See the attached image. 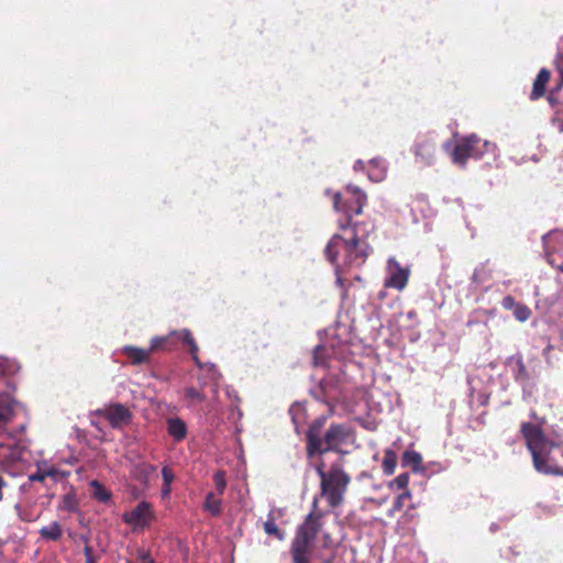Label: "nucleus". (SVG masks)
<instances>
[{"mask_svg": "<svg viewBox=\"0 0 563 563\" xmlns=\"http://www.w3.org/2000/svg\"><path fill=\"white\" fill-rule=\"evenodd\" d=\"M25 452L18 446H11V444H7L4 442H0V459L5 461L7 463L18 465L24 459L23 455Z\"/></svg>", "mask_w": 563, "mask_h": 563, "instance_id": "nucleus-16", "label": "nucleus"}, {"mask_svg": "<svg viewBox=\"0 0 563 563\" xmlns=\"http://www.w3.org/2000/svg\"><path fill=\"white\" fill-rule=\"evenodd\" d=\"M320 517V514L316 515L313 511L308 514L305 521L297 528L290 551L310 552L311 544L313 543L321 526Z\"/></svg>", "mask_w": 563, "mask_h": 563, "instance_id": "nucleus-9", "label": "nucleus"}, {"mask_svg": "<svg viewBox=\"0 0 563 563\" xmlns=\"http://www.w3.org/2000/svg\"><path fill=\"white\" fill-rule=\"evenodd\" d=\"M5 486H7V483L4 482V479H3L2 475L0 474V500H2V498H3L2 489H3V487H5Z\"/></svg>", "mask_w": 563, "mask_h": 563, "instance_id": "nucleus-50", "label": "nucleus"}, {"mask_svg": "<svg viewBox=\"0 0 563 563\" xmlns=\"http://www.w3.org/2000/svg\"><path fill=\"white\" fill-rule=\"evenodd\" d=\"M317 503H318V500H317V498H314V499H313V503H312V508H313V510L317 508Z\"/></svg>", "mask_w": 563, "mask_h": 563, "instance_id": "nucleus-55", "label": "nucleus"}, {"mask_svg": "<svg viewBox=\"0 0 563 563\" xmlns=\"http://www.w3.org/2000/svg\"><path fill=\"white\" fill-rule=\"evenodd\" d=\"M123 354L132 364H141L147 360L150 351L140 347L126 345L122 349Z\"/></svg>", "mask_w": 563, "mask_h": 563, "instance_id": "nucleus-23", "label": "nucleus"}, {"mask_svg": "<svg viewBox=\"0 0 563 563\" xmlns=\"http://www.w3.org/2000/svg\"><path fill=\"white\" fill-rule=\"evenodd\" d=\"M56 475V470L55 468H49L47 470L46 472H36L34 474H31L29 476V481L30 482H42L45 479L46 476H52L54 477Z\"/></svg>", "mask_w": 563, "mask_h": 563, "instance_id": "nucleus-37", "label": "nucleus"}, {"mask_svg": "<svg viewBox=\"0 0 563 563\" xmlns=\"http://www.w3.org/2000/svg\"><path fill=\"white\" fill-rule=\"evenodd\" d=\"M365 169V164L362 159H358L355 162L354 164V170H364Z\"/></svg>", "mask_w": 563, "mask_h": 563, "instance_id": "nucleus-49", "label": "nucleus"}, {"mask_svg": "<svg viewBox=\"0 0 563 563\" xmlns=\"http://www.w3.org/2000/svg\"><path fill=\"white\" fill-rule=\"evenodd\" d=\"M443 148L450 155L452 163L461 168H465L470 158L478 161L484 158L485 155H489L493 161H496L499 156L495 143L483 141L476 134L461 137L456 140L455 144L445 142Z\"/></svg>", "mask_w": 563, "mask_h": 563, "instance_id": "nucleus-5", "label": "nucleus"}, {"mask_svg": "<svg viewBox=\"0 0 563 563\" xmlns=\"http://www.w3.org/2000/svg\"><path fill=\"white\" fill-rule=\"evenodd\" d=\"M422 463V456L420 453L413 450H407L404 452L401 457V464L405 467H411L412 471L417 472L420 470Z\"/></svg>", "mask_w": 563, "mask_h": 563, "instance_id": "nucleus-25", "label": "nucleus"}, {"mask_svg": "<svg viewBox=\"0 0 563 563\" xmlns=\"http://www.w3.org/2000/svg\"><path fill=\"white\" fill-rule=\"evenodd\" d=\"M561 84L563 85V69H560Z\"/></svg>", "mask_w": 563, "mask_h": 563, "instance_id": "nucleus-56", "label": "nucleus"}, {"mask_svg": "<svg viewBox=\"0 0 563 563\" xmlns=\"http://www.w3.org/2000/svg\"><path fill=\"white\" fill-rule=\"evenodd\" d=\"M560 341L561 343L558 349L563 352V330L560 331Z\"/></svg>", "mask_w": 563, "mask_h": 563, "instance_id": "nucleus-53", "label": "nucleus"}, {"mask_svg": "<svg viewBox=\"0 0 563 563\" xmlns=\"http://www.w3.org/2000/svg\"><path fill=\"white\" fill-rule=\"evenodd\" d=\"M173 335H176L183 343L188 345L189 352L191 354V357L195 362V364L206 374L208 375L210 382L212 383V394L214 398L218 397L219 393V379L221 377V374L216 368V365L213 363H202L200 358L198 357V345L192 338L191 333L187 329H183L180 331H174L172 332Z\"/></svg>", "mask_w": 563, "mask_h": 563, "instance_id": "nucleus-8", "label": "nucleus"}, {"mask_svg": "<svg viewBox=\"0 0 563 563\" xmlns=\"http://www.w3.org/2000/svg\"><path fill=\"white\" fill-rule=\"evenodd\" d=\"M184 395L185 398L190 400L191 402H202L206 399V396L195 387H187L184 390Z\"/></svg>", "mask_w": 563, "mask_h": 563, "instance_id": "nucleus-34", "label": "nucleus"}, {"mask_svg": "<svg viewBox=\"0 0 563 563\" xmlns=\"http://www.w3.org/2000/svg\"><path fill=\"white\" fill-rule=\"evenodd\" d=\"M90 497L100 504H110L112 500V493L103 484L97 479L89 482Z\"/></svg>", "mask_w": 563, "mask_h": 563, "instance_id": "nucleus-17", "label": "nucleus"}, {"mask_svg": "<svg viewBox=\"0 0 563 563\" xmlns=\"http://www.w3.org/2000/svg\"><path fill=\"white\" fill-rule=\"evenodd\" d=\"M289 415L291 416V420L292 423L295 424L296 430H298L306 419L303 406L301 404H294L289 408Z\"/></svg>", "mask_w": 563, "mask_h": 563, "instance_id": "nucleus-29", "label": "nucleus"}, {"mask_svg": "<svg viewBox=\"0 0 563 563\" xmlns=\"http://www.w3.org/2000/svg\"><path fill=\"white\" fill-rule=\"evenodd\" d=\"M128 563H130V562H128Z\"/></svg>", "mask_w": 563, "mask_h": 563, "instance_id": "nucleus-57", "label": "nucleus"}, {"mask_svg": "<svg viewBox=\"0 0 563 563\" xmlns=\"http://www.w3.org/2000/svg\"><path fill=\"white\" fill-rule=\"evenodd\" d=\"M548 263L551 266L556 267L561 273H563V260L559 263L556 257H553L552 255H549Z\"/></svg>", "mask_w": 563, "mask_h": 563, "instance_id": "nucleus-44", "label": "nucleus"}, {"mask_svg": "<svg viewBox=\"0 0 563 563\" xmlns=\"http://www.w3.org/2000/svg\"><path fill=\"white\" fill-rule=\"evenodd\" d=\"M236 415V417L240 419L242 417V411L239 407L232 408V416Z\"/></svg>", "mask_w": 563, "mask_h": 563, "instance_id": "nucleus-51", "label": "nucleus"}, {"mask_svg": "<svg viewBox=\"0 0 563 563\" xmlns=\"http://www.w3.org/2000/svg\"><path fill=\"white\" fill-rule=\"evenodd\" d=\"M553 349L554 346L551 343H548L547 346L543 349L542 355L548 365H552L550 353Z\"/></svg>", "mask_w": 563, "mask_h": 563, "instance_id": "nucleus-42", "label": "nucleus"}, {"mask_svg": "<svg viewBox=\"0 0 563 563\" xmlns=\"http://www.w3.org/2000/svg\"><path fill=\"white\" fill-rule=\"evenodd\" d=\"M518 305L512 296H506L501 301V306L507 310H514Z\"/></svg>", "mask_w": 563, "mask_h": 563, "instance_id": "nucleus-41", "label": "nucleus"}, {"mask_svg": "<svg viewBox=\"0 0 563 563\" xmlns=\"http://www.w3.org/2000/svg\"><path fill=\"white\" fill-rule=\"evenodd\" d=\"M16 510H18V515H19V518L22 520V521H26V522H31L33 520H35V517L30 512V511H26V510H22L19 505L15 506Z\"/></svg>", "mask_w": 563, "mask_h": 563, "instance_id": "nucleus-40", "label": "nucleus"}, {"mask_svg": "<svg viewBox=\"0 0 563 563\" xmlns=\"http://www.w3.org/2000/svg\"><path fill=\"white\" fill-rule=\"evenodd\" d=\"M325 195L332 196L334 210L344 214L345 219L340 220L346 227L352 228L354 224L352 218L362 213L367 200L366 194L357 186L347 185L343 192H332L330 189H327Z\"/></svg>", "mask_w": 563, "mask_h": 563, "instance_id": "nucleus-6", "label": "nucleus"}, {"mask_svg": "<svg viewBox=\"0 0 563 563\" xmlns=\"http://www.w3.org/2000/svg\"><path fill=\"white\" fill-rule=\"evenodd\" d=\"M490 278V269L486 264H481L477 266L472 275V282L477 286H482L487 283Z\"/></svg>", "mask_w": 563, "mask_h": 563, "instance_id": "nucleus-28", "label": "nucleus"}, {"mask_svg": "<svg viewBox=\"0 0 563 563\" xmlns=\"http://www.w3.org/2000/svg\"><path fill=\"white\" fill-rule=\"evenodd\" d=\"M322 424L323 418L316 420L306 433L308 457H313L316 454L322 455L330 451L344 453L340 446L349 442L350 428L345 424L332 423L321 437Z\"/></svg>", "mask_w": 563, "mask_h": 563, "instance_id": "nucleus-3", "label": "nucleus"}, {"mask_svg": "<svg viewBox=\"0 0 563 563\" xmlns=\"http://www.w3.org/2000/svg\"><path fill=\"white\" fill-rule=\"evenodd\" d=\"M387 173V164L382 158H373L368 162L367 176L369 180L379 183L385 179Z\"/></svg>", "mask_w": 563, "mask_h": 563, "instance_id": "nucleus-18", "label": "nucleus"}, {"mask_svg": "<svg viewBox=\"0 0 563 563\" xmlns=\"http://www.w3.org/2000/svg\"><path fill=\"white\" fill-rule=\"evenodd\" d=\"M514 316L518 321L525 322L530 318L531 310L526 305L519 303L514 309Z\"/></svg>", "mask_w": 563, "mask_h": 563, "instance_id": "nucleus-35", "label": "nucleus"}, {"mask_svg": "<svg viewBox=\"0 0 563 563\" xmlns=\"http://www.w3.org/2000/svg\"><path fill=\"white\" fill-rule=\"evenodd\" d=\"M397 465V454L391 449L385 450L382 468L385 475L394 474Z\"/></svg>", "mask_w": 563, "mask_h": 563, "instance_id": "nucleus-27", "label": "nucleus"}, {"mask_svg": "<svg viewBox=\"0 0 563 563\" xmlns=\"http://www.w3.org/2000/svg\"><path fill=\"white\" fill-rule=\"evenodd\" d=\"M508 362L509 363H511V362L515 363V366L511 369L512 377H514L516 383L521 385V387L523 389V393H526L527 388H528V385H529V382H530V376H529V373H528L527 367L525 365L522 356L520 354L514 355V356L509 357Z\"/></svg>", "mask_w": 563, "mask_h": 563, "instance_id": "nucleus-14", "label": "nucleus"}, {"mask_svg": "<svg viewBox=\"0 0 563 563\" xmlns=\"http://www.w3.org/2000/svg\"><path fill=\"white\" fill-rule=\"evenodd\" d=\"M166 341L165 336H155L152 339L150 352L156 350L162 343Z\"/></svg>", "mask_w": 563, "mask_h": 563, "instance_id": "nucleus-43", "label": "nucleus"}, {"mask_svg": "<svg viewBox=\"0 0 563 563\" xmlns=\"http://www.w3.org/2000/svg\"><path fill=\"white\" fill-rule=\"evenodd\" d=\"M84 552H85V556H86V563H93L91 548L88 545L85 547Z\"/></svg>", "mask_w": 563, "mask_h": 563, "instance_id": "nucleus-47", "label": "nucleus"}, {"mask_svg": "<svg viewBox=\"0 0 563 563\" xmlns=\"http://www.w3.org/2000/svg\"><path fill=\"white\" fill-rule=\"evenodd\" d=\"M417 317V312L415 310H410L407 312V318L412 320Z\"/></svg>", "mask_w": 563, "mask_h": 563, "instance_id": "nucleus-52", "label": "nucleus"}, {"mask_svg": "<svg viewBox=\"0 0 563 563\" xmlns=\"http://www.w3.org/2000/svg\"><path fill=\"white\" fill-rule=\"evenodd\" d=\"M435 144L432 142L418 143L416 145V156L420 158L421 163L430 166L434 163Z\"/></svg>", "mask_w": 563, "mask_h": 563, "instance_id": "nucleus-20", "label": "nucleus"}, {"mask_svg": "<svg viewBox=\"0 0 563 563\" xmlns=\"http://www.w3.org/2000/svg\"><path fill=\"white\" fill-rule=\"evenodd\" d=\"M225 393L229 398H233L236 402H239V397L233 388L227 387Z\"/></svg>", "mask_w": 563, "mask_h": 563, "instance_id": "nucleus-48", "label": "nucleus"}, {"mask_svg": "<svg viewBox=\"0 0 563 563\" xmlns=\"http://www.w3.org/2000/svg\"><path fill=\"white\" fill-rule=\"evenodd\" d=\"M547 258L549 255L555 257V254L563 256V232L554 231L542 236Z\"/></svg>", "mask_w": 563, "mask_h": 563, "instance_id": "nucleus-13", "label": "nucleus"}, {"mask_svg": "<svg viewBox=\"0 0 563 563\" xmlns=\"http://www.w3.org/2000/svg\"><path fill=\"white\" fill-rule=\"evenodd\" d=\"M203 510L208 511L213 517L220 516L222 512V500L216 498L214 493L209 492L205 498Z\"/></svg>", "mask_w": 563, "mask_h": 563, "instance_id": "nucleus-24", "label": "nucleus"}, {"mask_svg": "<svg viewBox=\"0 0 563 563\" xmlns=\"http://www.w3.org/2000/svg\"><path fill=\"white\" fill-rule=\"evenodd\" d=\"M489 529L492 532H495L498 529V526L496 523H492Z\"/></svg>", "mask_w": 563, "mask_h": 563, "instance_id": "nucleus-54", "label": "nucleus"}, {"mask_svg": "<svg viewBox=\"0 0 563 563\" xmlns=\"http://www.w3.org/2000/svg\"><path fill=\"white\" fill-rule=\"evenodd\" d=\"M214 487L219 495H222L227 488V477L224 471H218L213 474Z\"/></svg>", "mask_w": 563, "mask_h": 563, "instance_id": "nucleus-33", "label": "nucleus"}, {"mask_svg": "<svg viewBox=\"0 0 563 563\" xmlns=\"http://www.w3.org/2000/svg\"><path fill=\"white\" fill-rule=\"evenodd\" d=\"M156 518L153 506L143 500L139 503L131 511H126L122 515V520L136 529H145L150 527L152 521Z\"/></svg>", "mask_w": 563, "mask_h": 563, "instance_id": "nucleus-10", "label": "nucleus"}, {"mask_svg": "<svg viewBox=\"0 0 563 563\" xmlns=\"http://www.w3.org/2000/svg\"><path fill=\"white\" fill-rule=\"evenodd\" d=\"M166 430L168 435L177 443L185 440L188 433L187 423L178 417L166 419Z\"/></svg>", "mask_w": 563, "mask_h": 563, "instance_id": "nucleus-15", "label": "nucleus"}, {"mask_svg": "<svg viewBox=\"0 0 563 563\" xmlns=\"http://www.w3.org/2000/svg\"><path fill=\"white\" fill-rule=\"evenodd\" d=\"M324 467H325V464L323 461H321L320 463H318L314 468H316V472L318 474V476L320 477V481L322 478H324L328 474V472L324 471Z\"/></svg>", "mask_w": 563, "mask_h": 563, "instance_id": "nucleus-45", "label": "nucleus"}, {"mask_svg": "<svg viewBox=\"0 0 563 563\" xmlns=\"http://www.w3.org/2000/svg\"><path fill=\"white\" fill-rule=\"evenodd\" d=\"M41 538L45 541H58L63 536V528L57 521L51 522L38 530Z\"/></svg>", "mask_w": 563, "mask_h": 563, "instance_id": "nucleus-22", "label": "nucleus"}, {"mask_svg": "<svg viewBox=\"0 0 563 563\" xmlns=\"http://www.w3.org/2000/svg\"><path fill=\"white\" fill-rule=\"evenodd\" d=\"M338 223L341 232L330 239L324 255L335 268L336 283L342 285V269L360 267L366 262L371 251L367 243L369 230L366 223L354 222L352 228L346 227L341 220Z\"/></svg>", "mask_w": 563, "mask_h": 563, "instance_id": "nucleus-1", "label": "nucleus"}, {"mask_svg": "<svg viewBox=\"0 0 563 563\" xmlns=\"http://www.w3.org/2000/svg\"><path fill=\"white\" fill-rule=\"evenodd\" d=\"M79 508V503L77 496L74 492H69L65 494L59 503L58 509L68 511V512H77Z\"/></svg>", "mask_w": 563, "mask_h": 563, "instance_id": "nucleus-26", "label": "nucleus"}, {"mask_svg": "<svg viewBox=\"0 0 563 563\" xmlns=\"http://www.w3.org/2000/svg\"><path fill=\"white\" fill-rule=\"evenodd\" d=\"M19 369L20 366L15 361L0 357V387L7 384L5 376L14 375ZM21 410V405L13 400L8 393H0V433L5 434L9 439H15L24 432V422L11 426Z\"/></svg>", "mask_w": 563, "mask_h": 563, "instance_id": "nucleus-4", "label": "nucleus"}, {"mask_svg": "<svg viewBox=\"0 0 563 563\" xmlns=\"http://www.w3.org/2000/svg\"><path fill=\"white\" fill-rule=\"evenodd\" d=\"M521 433L532 455L534 468L542 474L563 476V468L552 455L560 448L561 441L548 438L539 426L531 422L521 423Z\"/></svg>", "mask_w": 563, "mask_h": 563, "instance_id": "nucleus-2", "label": "nucleus"}, {"mask_svg": "<svg viewBox=\"0 0 563 563\" xmlns=\"http://www.w3.org/2000/svg\"><path fill=\"white\" fill-rule=\"evenodd\" d=\"M175 477H176L175 473L173 472V470L170 467L164 466L162 468L163 483L172 485L173 482L175 481Z\"/></svg>", "mask_w": 563, "mask_h": 563, "instance_id": "nucleus-38", "label": "nucleus"}, {"mask_svg": "<svg viewBox=\"0 0 563 563\" xmlns=\"http://www.w3.org/2000/svg\"><path fill=\"white\" fill-rule=\"evenodd\" d=\"M136 555L140 563H155L148 551L140 549L137 550Z\"/></svg>", "mask_w": 563, "mask_h": 563, "instance_id": "nucleus-39", "label": "nucleus"}, {"mask_svg": "<svg viewBox=\"0 0 563 563\" xmlns=\"http://www.w3.org/2000/svg\"><path fill=\"white\" fill-rule=\"evenodd\" d=\"M409 483V474L408 473H401L396 478L389 482L388 487L390 489H398V490H408L407 486Z\"/></svg>", "mask_w": 563, "mask_h": 563, "instance_id": "nucleus-31", "label": "nucleus"}, {"mask_svg": "<svg viewBox=\"0 0 563 563\" xmlns=\"http://www.w3.org/2000/svg\"><path fill=\"white\" fill-rule=\"evenodd\" d=\"M324 347L322 345H317L313 351V365L314 366H325V355H324Z\"/></svg>", "mask_w": 563, "mask_h": 563, "instance_id": "nucleus-36", "label": "nucleus"}, {"mask_svg": "<svg viewBox=\"0 0 563 563\" xmlns=\"http://www.w3.org/2000/svg\"><path fill=\"white\" fill-rule=\"evenodd\" d=\"M409 268L401 266L395 257H389L386 267L384 285L389 288L401 290L406 287L409 278Z\"/></svg>", "mask_w": 563, "mask_h": 563, "instance_id": "nucleus-11", "label": "nucleus"}, {"mask_svg": "<svg viewBox=\"0 0 563 563\" xmlns=\"http://www.w3.org/2000/svg\"><path fill=\"white\" fill-rule=\"evenodd\" d=\"M97 412L107 419L114 429L130 424L133 417L131 410L119 402L111 404L103 409H99Z\"/></svg>", "mask_w": 563, "mask_h": 563, "instance_id": "nucleus-12", "label": "nucleus"}, {"mask_svg": "<svg viewBox=\"0 0 563 563\" xmlns=\"http://www.w3.org/2000/svg\"><path fill=\"white\" fill-rule=\"evenodd\" d=\"M172 493V485L163 483L161 488V496L163 499L168 498Z\"/></svg>", "mask_w": 563, "mask_h": 563, "instance_id": "nucleus-46", "label": "nucleus"}, {"mask_svg": "<svg viewBox=\"0 0 563 563\" xmlns=\"http://www.w3.org/2000/svg\"><path fill=\"white\" fill-rule=\"evenodd\" d=\"M264 531L268 536L276 537L278 540H283V538H284L283 532L279 530V528L277 527V525L272 516H269V518L264 522Z\"/></svg>", "mask_w": 563, "mask_h": 563, "instance_id": "nucleus-32", "label": "nucleus"}, {"mask_svg": "<svg viewBox=\"0 0 563 563\" xmlns=\"http://www.w3.org/2000/svg\"><path fill=\"white\" fill-rule=\"evenodd\" d=\"M549 79H550V71L545 68H542L533 81V87H532V91L530 93V99L537 100L544 95L545 86H547Z\"/></svg>", "mask_w": 563, "mask_h": 563, "instance_id": "nucleus-21", "label": "nucleus"}, {"mask_svg": "<svg viewBox=\"0 0 563 563\" xmlns=\"http://www.w3.org/2000/svg\"><path fill=\"white\" fill-rule=\"evenodd\" d=\"M351 482L340 463L332 464L324 478L320 481L321 496L331 508H336L343 501L344 494Z\"/></svg>", "mask_w": 563, "mask_h": 563, "instance_id": "nucleus-7", "label": "nucleus"}, {"mask_svg": "<svg viewBox=\"0 0 563 563\" xmlns=\"http://www.w3.org/2000/svg\"><path fill=\"white\" fill-rule=\"evenodd\" d=\"M156 472V466L145 462L137 463L133 466V477L143 486H147L151 476Z\"/></svg>", "mask_w": 563, "mask_h": 563, "instance_id": "nucleus-19", "label": "nucleus"}, {"mask_svg": "<svg viewBox=\"0 0 563 563\" xmlns=\"http://www.w3.org/2000/svg\"><path fill=\"white\" fill-rule=\"evenodd\" d=\"M411 498V493L409 490H405L397 496L394 500L391 508L387 511L388 517H394L396 512L400 511L407 499Z\"/></svg>", "mask_w": 563, "mask_h": 563, "instance_id": "nucleus-30", "label": "nucleus"}]
</instances>
